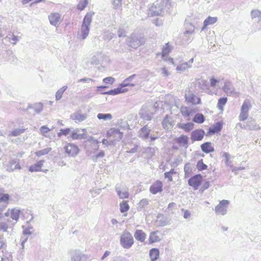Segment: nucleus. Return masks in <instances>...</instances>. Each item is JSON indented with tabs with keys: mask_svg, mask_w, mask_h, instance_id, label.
<instances>
[{
	"mask_svg": "<svg viewBox=\"0 0 261 261\" xmlns=\"http://www.w3.org/2000/svg\"><path fill=\"white\" fill-rule=\"evenodd\" d=\"M94 14L93 12H89L86 14L83 19L81 28V37L83 40L85 39L89 35L90 26Z\"/></svg>",
	"mask_w": 261,
	"mask_h": 261,
	"instance_id": "1",
	"label": "nucleus"
},
{
	"mask_svg": "<svg viewBox=\"0 0 261 261\" xmlns=\"http://www.w3.org/2000/svg\"><path fill=\"white\" fill-rule=\"evenodd\" d=\"M166 2L165 0H156L149 8L148 14L150 16L161 15Z\"/></svg>",
	"mask_w": 261,
	"mask_h": 261,
	"instance_id": "2",
	"label": "nucleus"
},
{
	"mask_svg": "<svg viewBox=\"0 0 261 261\" xmlns=\"http://www.w3.org/2000/svg\"><path fill=\"white\" fill-rule=\"evenodd\" d=\"M134 243V240L132 234L125 230L120 237V245L124 248L128 249L130 248Z\"/></svg>",
	"mask_w": 261,
	"mask_h": 261,
	"instance_id": "3",
	"label": "nucleus"
},
{
	"mask_svg": "<svg viewBox=\"0 0 261 261\" xmlns=\"http://www.w3.org/2000/svg\"><path fill=\"white\" fill-rule=\"evenodd\" d=\"M251 108V100L249 99H245L241 108V112L239 116L240 121H244L248 118L249 116L248 112Z\"/></svg>",
	"mask_w": 261,
	"mask_h": 261,
	"instance_id": "4",
	"label": "nucleus"
},
{
	"mask_svg": "<svg viewBox=\"0 0 261 261\" xmlns=\"http://www.w3.org/2000/svg\"><path fill=\"white\" fill-rule=\"evenodd\" d=\"M154 108L153 106L147 107L146 106H143L141 109L139 114L140 117L145 120H150L154 114L153 110Z\"/></svg>",
	"mask_w": 261,
	"mask_h": 261,
	"instance_id": "5",
	"label": "nucleus"
},
{
	"mask_svg": "<svg viewBox=\"0 0 261 261\" xmlns=\"http://www.w3.org/2000/svg\"><path fill=\"white\" fill-rule=\"evenodd\" d=\"M229 202L227 200H222L220 201L219 204L216 206L215 212L217 215H225L227 212V209Z\"/></svg>",
	"mask_w": 261,
	"mask_h": 261,
	"instance_id": "6",
	"label": "nucleus"
},
{
	"mask_svg": "<svg viewBox=\"0 0 261 261\" xmlns=\"http://www.w3.org/2000/svg\"><path fill=\"white\" fill-rule=\"evenodd\" d=\"M144 43V39L136 34H132L128 40V45L136 48Z\"/></svg>",
	"mask_w": 261,
	"mask_h": 261,
	"instance_id": "7",
	"label": "nucleus"
},
{
	"mask_svg": "<svg viewBox=\"0 0 261 261\" xmlns=\"http://www.w3.org/2000/svg\"><path fill=\"white\" fill-rule=\"evenodd\" d=\"M186 101L188 103H191L194 105L200 104L201 103V99L199 97H197L191 91H188L186 93L185 95Z\"/></svg>",
	"mask_w": 261,
	"mask_h": 261,
	"instance_id": "8",
	"label": "nucleus"
},
{
	"mask_svg": "<svg viewBox=\"0 0 261 261\" xmlns=\"http://www.w3.org/2000/svg\"><path fill=\"white\" fill-rule=\"evenodd\" d=\"M202 176L200 174H196L188 180V184L195 190H197L202 182Z\"/></svg>",
	"mask_w": 261,
	"mask_h": 261,
	"instance_id": "9",
	"label": "nucleus"
},
{
	"mask_svg": "<svg viewBox=\"0 0 261 261\" xmlns=\"http://www.w3.org/2000/svg\"><path fill=\"white\" fill-rule=\"evenodd\" d=\"M205 135V132L202 129H197L193 132L191 134L190 138L192 142L195 141H199L203 139Z\"/></svg>",
	"mask_w": 261,
	"mask_h": 261,
	"instance_id": "10",
	"label": "nucleus"
},
{
	"mask_svg": "<svg viewBox=\"0 0 261 261\" xmlns=\"http://www.w3.org/2000/svg\"><path fill=\"white\" fill-rule=\"evenodd\" d=\"M151 129L147 125L140 128L138 132V137L142 140L146 141L149 139Z\"/></svg>",
	"mask_w": 261,
	"mask_h": 261,
	"instance_id": "11",
	"label": "nucleus"
},
{
	"mask_svg": "<svg viewBox=\"0 0 261 261\" xmlns=\"http://www.w3.org/2000/svg\"><path fill=\"white\" fill-rule=\"evenodd\" d=\"M185 27L186 30L184 33V37H185L187 41H188L192 39V35L194 32L195 27L191 23L186 24Z\"/></svg>",
	"mask_w": 261,
	"mask_h": 261,
	"instance_id": "12",
	"label": "nucleus"
},
{
	"mask_svg": "<svg viewBox=\"0 0 261 261\" xmlns=\"http://www.w3.org/2000/svg\"><path fill=\"white\" fill-rule=\"evenodd\" d=\"M82 132L83 133H80L79 129H74L71 132L70 135V137L73 140H81V139H86L87 136L85 134V132H86L85 129H83Z\"/></svg>",
	"mask_w": 261,
	"mask_h": 261,
	"instance_id": "13",
	"label": "nucleus"
},
{
	"mask_svg": "<svg viewBox=\"0 0 261 261\" xmlns=\"http://www.w3.org/2000/svg\"><path fill=\"white\" fill-rule=\"evenodd\" d=\"M65 152L69 155L73 156L76 155L79 152V149L76 145L69 143L64 147Z\"/></svg>",
	"mask_w": 261,
	"mask_h": 261,
	"instance_id": "14",
	"label": "nucleus"
},
{
	"mask_svg": "<svg viewBox=\"0 0 261 261\" xmlns=\"http://www.w3.org/2000/svg\"><path fill=\"white\" fill-rule=\"evenodd\" d=\"M50 23L57 27L61 22V14L59 13H51L48 15Z\"/></svg>",
	"mask_w": 261,
	"mask_h": 261,
	"instance_id": "15",
	"label": "nucleus"
},
{
	"mask_svg": "<svg viewBox=\"0 0 261 261\" xmlns=\"http://www.w3.org/2000/svg\"><path fill=\"white\" fill-rule=\"evenodd\" d=\"M162 182L160 180H157L150 187L149 191L152 194H156L162 191Z\"/></svg>",
	"mask_w": 261,
	"mask_h": 261,
	"instance_id": "16",
	"label": "nucleus"
},
{
	"mask_svg": "<svg viewBox=\"0 0 261 261\" xmlns=\"http://www.w3.org/2000/svg\"><path fill=\"white\" fill-rule=\"evenodd\" d=\"M108 135L109 136L113 137L114 140L117 141H120L123 137V133L119 129L115 128H111L108 132Z\"/></svg>",
	"mask_w": 261,
	"mask_h": 261,
	"instance_id": "17",
	"label": "nucleus"
},
{
	"mask_svg": "<svg viewBox=\"0 0 261 261\" xmlns=\"http://www.w3.org/2000/svg\"><path fill=\"white\" fill-rule=\"evenodd\" d=\"M123 87H121L120 85L116 88L114 89H111L109 91L106 92H100V94L103 95H116L122 93H124L126 92L127 90L126 89H122Z\"/></svg>",
	"mask_w": 261,
	"mask_h": 261,
	"instance_id": "18",
	"label": "nucleus"
},
{
	"mask_svg": "<svg viewBox=\"0 0 261 261\" xmlns=\"http://www.w3.org/2000/svg\"><path fill=\"white\" fill-rule=\"evenodd\" d=\"M87 117V115L86 114H81L79 112H76L70 115V118L76 123H79L84 121Z\"/></svg>",
	"mask_w": 261,
	"mask_h": 261,
	"instance_id": "19",
	"label": "nucleus"
},
{
	"mask_svg": "<svg viewBox=\"0 0 261 261\" xmlns=\"http://www.w3.org/2000/svg\"><path fill=\"white\" fill-rule=\"evenodd\" d=\"M194 62V58H191L188 62H184L178 65L176 69L177 71H184L189 68L192 67V64Z\"/></svg>",
	"mask_w": 261,
	"mask_h": 261,
	"instance_id": "20",
	"label": "nucleus"
},
{
	"mask_svg": "<svg viewBox=\"0 0 261 261\" xmlns=\"http://www.w3.org/2000/svg\"><path fill=\"white\" fill-rule=\"evenodd\" d=\"M20 214V211L18 209L13 208L11 210L10 218L12 219L13 221H15L14 222H13L11 221V224L14 225L18 221L19 218Z\"/></svg>",
	"mask_w": 261,
	"mask_h": 261,
	"instance_id": "21",
	"label": "nucleus"
},
{
	"mask_svg": "<svg viewBox=\"0 0 261 261\" xmlns=\"http://www.w3.org/2000/svg\"><path fill=\"white\" fill-rule=\"evenodd\" d=\"M201 149L203 152L206 153L214 152L215 151L214 148L212 146V143L206 142L200 145Z\"/></svg>",
	"mask_w": 261,
	"mask_h": 261,
	"instance_id": "22",
	"label": "nucleus"
},
{
	"mask_svg": "<svg viewBox=\"0 0 261 261\" xmlns=\"http://www.w3.org/2000/svg\"><path fill=\"white\" fill-rule=\"evenodd\" d=\"M177 126L179 128L184 130L186 132H189L194 128V124L192 122H188L186 123H178Z\"/></svg>",
	"mask_w": 261,
	"mask_h": 261,
	"instance_id": "23",
	"label": "nucleus"
},
{
	"mask_svg": "<svg viewBox=\"0 0 261 261\" xmlns=\"http://www.w3.org/2000/svg\"><path fill=\"white\" fill-rule=\"evenodd\" d=\"M137 76V75L134 74L129 77L125 79L122 83L120 84V86L121 87H126V86H131L134 87L136 85V84L132 83V81L134 79L135 77Z\"/></svg>",
	"mask_w": 261,
	"mask_h": 261,
	"instance_id": "24",
	"label": "nucleus"
},
{
	"mask_svg": "<svg viewBox=\"0 0 261 261\" xmlns=\"http://www.w3.org/2000/svg\"><path fill=\"white\" fill-rule=\"evenodd\" d=\"M223 90L227 95H230L233 92L234 89L229 81H226L223 87Z\"/></svg>",
	"mask_w": 261,
	"mask_h": 261,
	"instance_id": "25",
	"label": "nucleus"
},
{
	"mask_svg": "<svg viewBox=\"0 0 261 261\" xmlns=\"http://www.w3.org/2000/svg\"><path fill=\"white\" fill-rule=\"evenodd\" d=\"M44 162V160H40L37 162L36 164L31 165L29 167V171L33 172L41 171V167L43 166Z\"/></svg>",
	"mask_w": 261,
	"mask_h": 261,
	"instance_id": "26",
	"label": "nucleus"
},
{
	"mask_svg": "<svg viewBox=\"0 0 261 261\" xmlns=\"http://www.w3.org/2000/svg\"><path fill=\"white\" fill-rule=\"evenodd\" d=\"M134 237L137 241L143 242L146 239V235L143 230L137 229L134 233Z\"/></svg>",
	"mask_w": 261,
	"mask_h": 261,
	"instance_id": "27",
	"label": "nucleus"
},
{
	"mask_svg": "<svg viewBox=\"0 0 261 261\" xmlns=\"http://www.w3.org/2000/svg\"><path fill=\"white\" fill-rule=\"evenodd\" d=\"M9 165L10 169V171H13L16 169H20L21 167L20 166L19 160L18 159H15L11 160L9 162Z\"/></svg>",
	"mask_w": 261,
	"mask_h": 261,
	"instance_id": "28",
	"label": "nucleus"
},
{
	"mask_svg": "<svg viewBox=\"0 0 261 261\" xmlns=\"http://www.w3.org/2000/svg\"><path fill=\"white\" fill-rule=\"evenodd\" d=\"M158 233H160V232L158 230L150 232L149 238V241L150 243L159 242L161 240L160 237L158 235Z\"/></svg>",
	"mask_w": 261,
	"mask_h": 261,
	"instance_id": "29",
	"label": "nucleus"
},
{
	"mask_svg": "<svg viewBox=\"0 0 261 261\" xmlns=\"http://www.w3.org/2000/svg\"><path fill=\"white\" fill-rule=\"evenodd\" d=\"M217 21V17L208 16L203 22V26L202 28V31H203L208 25L214 24Z\"/></svg>",
	"mask_w": 261,
	"mask_h": 261,
	"instance_id": "30",
	"label": "nucleus"
},
{
	"mask_svg": "<svg viewBox=\"0 0 261 261\" xmlns=\"http://www.w3.org/2000/svg\"><path fill=\"white\" fill-rule=\"evenodd\" d=\"M85 255L83 254L80 251L75 250L71 255V261H82Z\"/></svg>",
	"mask_w": 261,
	"mask_h": 261,
	"instance_id": "31",
	"label": "nucleus"
},
{
	"mask_svg": "<svg viewBox=\"0 0 261 261\" xmlns=\"http://www.w3.org/2000/svg\"><path fill=\"white\" fill-rule=\"evenodd\" d=\"M160 251L158 248H152L149 251V257L151 261H156L158 259Z\"/></svg>",
	"mask_w": 261,
	"mask_h": 261,
	"instance_id": "32",
	"label": "nucleus"
},
{
	"mask_svg": "<svg viewBox=\"0 0 261 261\" xmlns=\"http://www.w3.org/2000/svg\"><path fill=\"white\" fill-rule=\"evenodd\" d=\"M222 128V123L220 122H217L209 128L208 132L210 134H215L221 130Z\"/></svg>",
	"mask_w": 261,
	"mask_h": 261,
	"instance_id": "33",
	"label": "nucleus"
},
{
	"mask_svg": "<svg viewBox=\"0 0 261 261\" xmlns=\"http://www.w3.org/2000/svg\"><path fill=\"white\" fill-rule=\"evenodd\" d=\"M175 140L178 144L186 146V147H187L189 142V138L187 136L182 135L179 137L177 138Z\"/></svg>",
	"mask_w": 261,
	"mask_h": 261,
	"instance_id": "34",
	"label": "nucleus"
},
{
	"mask_svg": "<svg viewBox=\"0 0 261 261\" xmlns=\"http://www.w3.org/2000/svg\"><path fill=\"white\" fill-rule=\"evenodd\" d=\"M252 19H256L257 22L261 21V11L257 9L252 10L251 12Z\"/></svg>",
	"mask_w": 261,
	"mask_h": 261,
	"instance_id": "35",
	"label": "nucleus"
},
{
	"mask_svg": "<svg viewBox=\"0 0 261 261\" xmlns=\"http://www.w3.org/2000/svg\"><path fill=\"white\" fill-rule=\"evenodd\" d=\"M205 117L202 113L196 114L193 118V121L196 123L201 124L205 121Z\"/></svg>",
	"mask_w": 261,
	"mask_h": 261,
	"instance_id": "36",
	"label": "nucleus"
},
{
	"mask_svg": "<svg viewBox=\"0 0 261 261\" xmlns=\"http://www.w3.org/2000/svg\"><path fill=\"white\" fill-rule=\"evenodd\" d=\"M11 221L4 218V221L0 222V230L6 232L8 229V223L11 224Z\"/></svg>",
	"mask_w": 261,
	"mask_h": 261,
	"instance_id": "37",
	"label": "nucleus"
},
{
	"mask_svg": "<svg viewBox=\"0 0 261 261\" xmlns=\"http://www.w3.org/2000/svg\"><path fill=\"white\" fill-rule=\"evenodd\" d=\"M3 191L2 189H0V203H4L5 204H8L10 196L8 194L2 193L1 192Z\"/></svg>",
	"mask_w": 261,
	"mask_h": 261,
	"instance_id": "38",
	"label": "nucleus"
},
{
	"mask_svg": "<svg viewBox=\"0 0 261 261\" xmlns=\"http://www.w3.org/2000/svg\"><path fill=\"white\" fill-rule=\"evenodd\" d=\"M43 103L41 102L36 103L33 106L29 105L28 108L33 109L37 114L40 113L43 110Z\"/></svg>",
	"mask_w": 261,
	"mask_h": 261,
	"instance_id": "39",
	"label": "nucleus"
},
{
	"mask_svg": "<svg viewBox=\"0 0 261 261\" xmlns=\"http://www.w3.org/2000/svg\"><path fill=\"white\" fill-rule=\"evenodd\" d=\"M67 86H64L62 88H60L57 90L56 93V100H59L62 97V95L64 92L67 90Z\"/></svg>",
	"mask_w": 261,
	"mask_h": 261,
	"instance_id": "40",
	"label": "nucleus"
},
{
	"mask_svg": "<svg viewBox=\"0 0 261 261\" xmlns=\"http://www.w3.org/2000/svg\"><path fill=\"white\" fill-rule=\"evenodd\" d=\"M115 190L120 199H126L128 198L129 193L127 191H125L124 192H121L120 188L118 187H116Z\"/></svg>",
	"mask_w": 261,
	"mask_h": 261,
	"instance_id": "41",
	"label": "nucleus"
},
{
	"mask_svg": "<svg viewBox=\"0 0 261 261\" xmlns=\"http://www.w3.org/2000/svg\"><path fill=\"white\" fill-rule=\"evenodd\" d=\"M24 131L25 129L24 128H17L10 132L9 134V136L16 137L23 134Z\"/></svg>",
	"mask_w": 261,
	"mask_h": 261,
	"instance_id": "42",
	"label": "nucleus"
},
{
	"mask_svg": "<svg viewBox=\"0 0 261 261\" xmlns=\"http://www.w3.org/2000/svg\"><path fill=\"white\" fill-rule=\"evenodd\" d=\"M222 157L225 158V163L226 166H229L230 168L233 167V165H232V162L230 161V155L228 152H224L222 155Z\"/></svg>",
	"mask_w": 261,
	"mask_h": 261,
	"instance_id": "43",
	"label": "nucleus"
},
{
	"mask_svg": "<svg viewBox=\"0 0 261 261\" xmlns=\"http://www.w3.org/2000/svg\"><path fill=\"white\" fill-rule=\"evenodd\" d=\"M98 119H102L103 120H111L112 118V115L111 114L99 113L97 116Z\"/></svg>",
	"mask_w": 261,
	"mask_h": 261,
	"instance_id": "44",
	"label": "nucleus"
},
{
	"mask_svg": "<svg viewBox=\"0 0 261 261\" xmlns=\"http://www.w3.org/2000/svg\"><path fill=\"white\" fill-rule=\"evenodd\" d=\"M129 206L127 201H123L120 203V211L121 213H125L129 210Z\"/></svg>",
	"mask_w": 261,
	"mask_h": 261,
	"instance_id": "45",
	"label": "nucleus"
},
{
	"mask_svg": "<svg viewBox=\"0 0 261 261\" xmlns=\"http://www.w3.org/2000/svg\"><path fill=\"white\" fill-rule=\"evenodd\" d=\"M148 203L149 201L148 199L146 198L142 199L139 203L138 210L140 211H142L148 204Z\"/></svg>",
	"mask_w": 261,
	"mask_h": 261,
	"instance_id": "46",
	"label": "nucleus"
},
{
	"mask_svg": "<svg viewBox=\"0 0 261 261\" xmlns=\"http://www.w3.org/2000/svg\"><path fill=\"white\" fill-rule=\"evenodd\" d=\"M227 101L226 97H222L219 99L217 107L219 110H223L224 106L226 104Z\"/></svg>",
	"mask_w": 261,
	"mask_h": 261,
	"instance_id": "47",
	"label": "nucleus"
},
{
	"mask_svg": "<svg viewBox=\"0 0 261 261\" xmlns=\"http://www.w3.org/2000/svg\"><path fill=\"white\" fill-rule=\"evenodd\" d=\"M7 38L13 44H16V43L19 40V37L15 36L13 34L7 36Z\"/></svg>",
	"mask_w": 261,
	"mask_h": 261,
	"instance_id": "48",
	"label": "nucleus"
},
{
	"mask_svg": "<svg viewBox=\"0 0 261 261\" xmlns=\"http://www.w3.org/2000/svg\"><path fill=\"white\" fill-rule=\"evenodd\" d=\"M196 167L199 171H202L204 170H205L207 168V166L204 164L203 162V160L201 159L200 160H199L197 163Z\"/></svg>",
	"mask_w": 261,
	"mask_h": 261,
	"instance_id": "49",
	"label": "nucleus"
},
{
	"mask_svg": "<svg viewBox=\"0 0 261 261\" xmlns=\"http://www.w3.org/2000/svg\"><path fill=\"white\" fill-rule=\"evenodd\" d=\"M51 150V147H47L43 149L36 151L35 152V154L38 156H40L47 154Z\"/></svg>",
	"mask_w": 261,
	"mask_h": 261,
	"instance_id": "50",
	"label": "nucleus"
},
{
	"mask_svg": "<svg viewBox=\"0 0 261 261\" xmlns=\"http://www.w3.org/2000/svg\"><path fill=\"white\" fill-rule=\"evenodd\" d=\"M88 3V0H81L79 4L77 6V9L80 11L83 10L87 6Z\"/></svg>",
	"mask_w": 261,
	"mask_h": 261,
	"instance_id": "51",
	"label": "nucleus"
},
{
	"mask_svg": "<svg viewBox=\"0 0 261 261\" xmlns=\"http://www.w3.org/2000/svg\"><path fill=\"white\" fill-rule=\"evenodd\" d=\"M115 36V34L110 32H105L103 35V38L106 41H110Z\"/></svg>",
	"mask_w": 261,
	"mask_h": 261,
	"instance_id": "52",
	"label": "nucleus"
},
{
	"mask_svg": "<svg viewBox=\"0 0 261 261\" xmlns=\"http://www.w3.org/2000/svg\"><path fill=\"white\" fill-rule=\"evenodd\" d=\"M171 50L170 46L169 44V43H167L165 44V45L163 47L162 50V56L165 57L167 56Z\"/></svg>",
	"mask_w": 261,
	"mask_h": 261,
	"instance_id": "53",
	"label": "nucleus"
},
{
	"mask_svg": "<svg viewBox=\"0 0 261 261\" xmlns=\"http://www.w3.org/2000/svg\"><path fill=\"white\" fill-rule=\"evenodd\" d=\"M71 132V128H66L65 129L61 128L60 130V132L58 133V136L61 137L62 135H64L65 136H66L67 135L69 134V133Z\"/></svg>",
	"mask_w": 261,
	"mask_h": 261,
	"instance_id": "54",
	"label": "nucleus"
},
{
	"mask_svg": "<svg viewBox=\"0 0 261 261\" xmlns=\"http://www.w3.org/2000/svg\"><path fill=\"white\" fill-rule=\"evenodd\" d=\"M87 140L88 142H91L94 145H96L95 150H97L98 148V144L99 143L96 139H95L93 137L89 136L87 137Z\"/></svg>",
	"mask_w": 261,
	"mask_h": 261,
	"instance_id": "55",
	"label": "nucleus"
},
{
	"mask_svg": "<svg viewBox=\"0 0 261 261\" xmlns=\"http://www.w3.org/2000/svg\"><path fill=\"white\" fill-rule=\"evenodd\" d=\"M180 112L185 117H189V107L182 106L180 108Z\"/></svg>",
	"mask_w": 261,
	"mask_h": 261,
	"instance_id": "56",
	"label": "nucleus"
},
{
	"mask_svg": "<svg viewBox=\"0 0 261 261\" xmlns=\"http://www.w3.org/2000/svg\"><path fill=\"white\" fill-rule=\"evenodd\" d=\"M105 156V152L101 150L99 152H98L97 154H96L95 155L93 156L92 157V160L96 162L97 159L99 158H102Z\"/></svg>",
	"mask_w": 261,
	"mask_h": 261,
	"instance_id": "57",
	"label": "nucleus"
},
{
	"mask_svg": "<svg viewBox=\"0 0 261 261\" xmlns=\"http://www.w3.org/2000/svg\"><path fill=\"white\" fill-rule=\"evenodd\" d=\"M184 171H185V173L186 176H188L190 174V173L191 172V168L190 167V164H186L185 165Z\"/></svg>",
	"mask_w": 261,
	"mask_h": 261,
	"instance_id": "58",
	"label": "nucleus"
},
{
	"mask_svg": "<svg viewBox=\"0 0 261 261\" xmlns=\"http://www.w3.org/2000/svg\"><path fill=\"white\" fill-rule=\"evenodd\" d=\"M117 33L119 37H124L126 36V32L125 30L122 28H119Z\"/></svg>",
	"mask_w": 261,
	"mask_h": 261,
	"instance_id": "59",
	"label": "nucleus"
},
{
	"mask_svg": "<svg viewBox=\"0 0 261 261\" xmlns=\"http://www.w3.org/2000/svg\"><path fill=\"white\" fill-rule=\"evenodd\" d=\"M114 81L115 79L112 77H107L103 79V82L106 84H112Z\"/></svg>",
	"mask_w": 261,
	"mask_h": 261,
	"instance_id": "60",
	"label": "nucleus"
},
{
	"mask_svg": "<svg viewBox=\"0 0 261 261\" xmlns=\"http://www.w3.org/2000/svg\"><path fill=\"white\" fill-rule=\"evenodd\" d=\"M169 116L166 115L163 121V125L164 127H167L168 124H171V122L169 120Z\"/></svg>",
	"mask_w": 261,
	"mask_h": 261,
	"instance_id": "61",
	"label": "nucleus"
},
{
	"mask_svg": "<svg viewBox=\"0 0 261 261\" xmlns=\"http://www.w3.org/2000/svg\"><path fill=\"white\" fill-rule=\"evenodd\" d=\"M40 130L41 134L44 136L45 134L49 132L50 130V129L48 127H47L46 126L44 125V126H42L40 127Z\"/></svg>",
	"mask_w": 261,
	"mask_h": 261,
	"instance_id": "62",
	"label": "nucleus"
},
{
	"mask_svg": "<svg viewBox=\"0 0 261 261\" xmlns=\"http://www.w3.org/2000/svg\"><path fill=\"white\" fill-rule=\"evenodd\" d=\"M8 255L3 256V260L2 261H12V256L10 254H8Z\"/></svg>",
	"mask_w": 261,
	"mask_h": 261,
	"instance_id": "63",
	"label": "nucleus"
},
{
	"mask_svg": "<svg viewBox=\"0 0 261 261\" xmlns=\"http://www.w3.org/2000/svg\"><path fill=\"white\" fill-rule=\"evenodd\" d=\"M113 261H127V260L123 257L117 256L114 258Z\"/></svg>",
	"mask_w": 261,
	"mask_h": 261,
	"instance_id": "64",
	"label": "nucleus"
}]
</instances>
